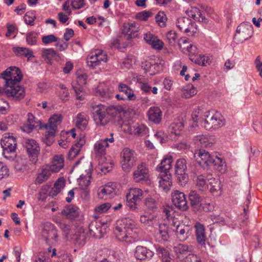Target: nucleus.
Instances as JSON below:
<instances>
[{
  "instance_id": "nucleus-1",
  "label": "nucleus",
  "mask_w": 262,
  "mask_h": 262,
  "mask_svg": "<svg viewBox=\"0 0 262 262\" xmlns=\"http://www.w3.org/2000/svg\"><path fill=\"white\" fill-rule=\"evenodd\" d=\"M138 230L134 221L125 218L117 221L114 232L118 240L123 241L129 237L135 238Z\"/></svg>"
},
{
  "instance_id": "nucleus-2",
  "label": "nucleus",
  "mask_w": 262,
  "mask_h": 262,
  "mask_svg": "<svg viewBox=\"0 0 262 262\" xmlns=\"http://www.w3.org/2000/svg\"><path fill=\"white\" fill-rule=\"evenodd\" d=\"M172 158L171 156H167L159 164L157 170L160 172L159 186L164 191L168 190L172 185L171 176L169 170L171 168Z\"/></svg>"
},
{
  "instance_id": "nucleus-3",
  "label": "nucleus",
  "mask_w": 262,
  "mask_h": 262,
  "mask_svg": "<svg viewBox=\"0 0 262 262\" xmlns=\"http://www.w3.org/2000/svg\"><path fill=\"white\" fill-rule=\"evenodd\" d=\"M194 157L197 162L203 167L213 166L219 171L222 169L224 163L221 158L211 156L208 151L204 149L196 151L194 154Z\"/></svg>"
},
{
  "instance_id": "nucleus-4",
  "label": "nucleus",
  "mask_w": 262,
  "mask_h": 262,
  "mask_svg": "<svg viewBox=\"0 0 262 262\" xmlns=\"http://www.w3.org/2000/svg\"><path fill=\"white\" fill-rule=\"evenodd\" d=\"M188 200L192 211L195 213L201 214L203 212H210L213 210V205L204 201L195 190L190 191L188 195Z\"/></svg>"
},
{
  "instance_id": "nucleus-5",
  "label": "nucleus",
  "mask_w": 262,
  "mask_h": 262,
  "mask_svg": "<svg viewBox=\"0 0 262 262\" xmlns=\"http://www.w3.org/2000/svg\"><path fill=\"white\" fill-rule=\"evenodd\" d=\"M1 146L4 157L9 161L14 160L16 156L15 138L10 133H5L1 139Z\"/></svg>"
},
{
  "instance_id": "nucleus-6",
  "label": "nucleus",
  "mask_w": 262,
  "mask_h": 262,
  "mask_svg": "<svg viewBox=\"0 0 262 262\" xmlns=\"http://www.w3.org/2000/svg\"><path fill=\"white\" fill-rule=\"evenodd\" d=\"M2 75V78L5 80V86L10 85L16 90L17 87L24 88L18 84L23 78V74L18 68L10 67L3 72Z\"/></svg>"
},
{
  "instance_id": "nucleus-7",
  "label": "nucleus",
  "mask_w": 262,
  "mask_h": 262,
  "mask_svg": "<svg viewBox=\"0 0 262 262\" xmlns=\"http://www.w3.org/2000/svg\"><path fill=\"white\" fill-rule=\"evenodd\" d=\"M204 121L203 125L207 130L217 129L225 124L223 116L219 113L213 111H208L204 115Z\"/></svg>"
},
{
  "instance_id": "nucleus-8",
  "label": "nucleus",
  "mask_w": 262,
  "mask_h": 262,
  "mask_svg": "<svg viewBox=\"0 0 262 262\" xmlns=\"http://www.w3.org/2000/svg\"><path fill=\"white\" fill-rule=\"evenodd\" d=\"M38 235L47 244L52 241H57L58 235L56 227L50 222H46L40 225Z\"/></svg>"
},
{
  "instance_id": "nucleus-9",
  "label": "nucleus",
  "mask_w": 262,
  "mask_h": 262,
  "mask_svg": "<svg viewBox=\"0 0 262 262\" xmlns=\"http://www.w3.org/2000/svg\"><path fill=\"white\" fill-rule=\"evenodd\" d=\"M90 111L97 125L104 126L107 124V119H106V106L101 104H92Z\"/></svg>"
},
{
  "instance_id": "nucleus-10",
  "label": "nucleus",
  "mask_w": 262,
  "mask_h": 262,
  "mask_svg": "<svg viewBox=\"0 0 262 262\" xmlns=\"http://www.w3.org/2000/svg\"><path fill=\"white\" fill-rule=\"evenodd\" d=\"M122 168L124 171H129L136 164L137 154L128 147L124 148L121 152Z\"/></svg>"
},
{
  "instance_id": "nucleus-11",
  "label": "nucleus",
  "mask_w": 262,
  "mask_h": 262,
  "mask_svg": "<svg viewBox=\"0 0 262 262\" xmlns=\"http://www.w3.org/2000/svg\"><path fill=\"white\" fill-rule=\"evenodd\" d=\"M175 176L179 183L185 185L188 181V175L186 173V161L184 159H179L177 160L175 166Z\"/></svg>"
},
{
  "instance_id": "nucleus-12",
  "label": "nucleus",
  "mask_w": 262,
  "mask_h": 262,
  "mask_svg": "<svg viewBox=\"0 0 262 262\" xmlns=\"http://www.w3.org/2000/svg\"><path fill=\"white\" fill-rule=\"evenodd\" d=\"M63 117L60 114H54L50 117L48 124H44L42 127L48 130L46 132V137H54L56 132L57 130V125L60 123Z\"/></svg>"
},
{
  "instance_id": "nucleus-13",
  "label": "nucleus",
  "mask_w": 262,
  "mask_h": 262,
  "mask_svg": "<svg viewBox=\"0 0 262 262\" xmlns=\"http://www.w3.org/2000/svg\"><path fill=\"white\" fill-rule=\"evenodd\" d=\"M252 29V26L250 24L242 23L236 29L234 39L239 43L248 40L251 37Z\"/></svg>"
},
{
  "instance_id": "nucleus-14",
  "label": "nucleus",
  "mask_w": 262,
  "mask_h": 262,
  "mask_svg": "<svg viewBox=\"0 0 262 262\" xmlns=\"http://www.w3.org/2000/svg\"><path fill=\"white\" fill-rule=\"evenodd\" d=\"M25 147L30 160L33 164H35L38 161V157L40 153L38 144L34 139H27L26 141Z\"/></svg>"
},
{
  "instance_id": "nucleus-15",
  "label": "nucleus",
  "mask_w": 262,
  "mask_h": 262,
  "mask_svg": "<svg viewBox=\"0 0 262 262\" xmlns=\"http://www.w3.org/2000/svg\"><path fill=\"white\" fill-rule=\"evenodd\" d=\"M4 88L0 86V94H5L8 97H12L14 100H20L25 96L24 88L17 87V90L12 86H5Z\"/></svg>"
},
{
  "instance_id": "nucleus-16",
  "label": "nucleus",
  "mask_w": 262,
  "mask_h": 262,
  "mask_svg": "<svg viewBox=\"0 0 262 262\" xmlns=\"http://www.w3.org/2000/svg\"><path fill=\"white\" fill-rule=\"evenodd\" d=\"M171 200L173 204L180 210L185 211L189 208L186 196L183 192L175 190L171 194Z\"/></svg>"
},
{
  "instance_id": "nucleus-17",
  "label": "nucleus",
  "mask_w": 262,
  "mask_h": 262,
  "mask_svg": "<svg viewBox=\"0 0 262 262\" xmlns=\"http://www.w3.org/2000/svg\"><path fill=\"white\" fill-rule=\"evenodd\" d=\"M192 248L191 246L186 244H179L174 246L173 251L176 255L177 261L184 259V257L191 252Z\"/></svg>"
},
{
  "instance_id": "nucleus-18",
  "label": "nucleus",
  "mask_w": 262,
  "mask_h": 262,
  "mask_svg": "<svg viewBox=\"0 0 262 262\" xmlns=\"http://www.w3.org/2000/svg\"><path fill=\"white\" fill-rule=\"evenodd\" d=\"M134 255L135 257L140 260H150L154 255V252L142 246L136 247Z\"/></svg>"
},
{
  "instance_id": "nucleus-19",
  "label": "nucleus",
  "mask_w": 262,
  "mask_h": 262,
  "mask_svg": "<svg viewBox=\"0 0 262 262\" xmlns=\"http://www.w3.org/2000/svg\"><path fill=\"white\" fill-rule=\"evenodd\" d=\"M215 142V139L213 136L200 135L194 138L195 143L201 147H211Z\"/></svg>"
},
{
  "instance_id": "nucleus-20",
  "label": "nucleus",
  "mask_w": 262,
  "mask_h": 262,
  "mask_svg": "<svg viewBox=\"0 0 262 262\" xmlns=\"http://www.w3.org/2000/svg\"><path fill=\"white\" fill-rule=\"evenodd\" d=\"M122 34L125 39L130 40L138 36V28L135 23H128L123 26Z\"/></svg>"
},
{
  "instance_id": "nucleus-21",
  "label": "nucleus",
  "mask_w": 262,
  "mask_h": 262,
  "mask_svg": "<svg viewBox=\"0 0 262 262\" xmlns=\"http://www.w3.org/2000/svg\"><path fill=\"white\" fill-rule=\"evenodd\" d=\"M177 26L181 32L187 33L193 28V22L187 17H179L177 19Z\"/></svg>"
},
{
  "instance_id": "nucleus-22",
  "label": "nucleus",
  "mask_w": 262,
  "mask_h": 262,
  "mask_svg": "<svg viewBox=\"0 0 262 262\" xmlns=\"http://www.w3.org/2000/svg\"><path fill=\"white\" fill-rule=\"evenodd\" d=\"M176 234L180 242L187 240L192 234V229L184 225H178L176 230Z\"/></svg>"
},
{
  "instance_id": "nucleus-23",
  "label": "nucleus",
  "mask_w": 262,
  "mask_h": 262,
  "mask_svg": "<svg viewBox=\"0 0 262 262\" xmlns=\"http://www.w3.org/2000/svg\"><path fill=\"white\" fill-rule=\"evenodd\" d=\"M27 122L24 125V128L28 132L32 130L34 128L38 127L39 129L43 128V123L40 120L36 119L32 114L29 113L27 115Z\"/></svg>"
},
{
  "instance_id": "nucleus-24",
  "label": "nucleus",
  "mask_w": 262,
  "mask_h": 262,
  "mask_svg": "<svg viewBox=\"0 0 262 262\" xmlns=\"http://www.w3.org/2000/svg\"><path fill=\"white\" fill-rule=\"evenodd\" d=\"M142 67L146 73L150 75H154L159 73L162 69V66L155 61H146L142 63Z\"/></svg>"
},
{
  "instance_id": "nucleus-25",
  "label": "nucleus",
  "mask_w": 262,
  "mask_h": 262,
  "mask_svg": "<svg viewBox=\"0 0 262 262\" xmlns=\"http://www.w3.org/2000/svg\"><path fill=\"white\" fill-rule=\"evenodd\" d=\"M194 228L197 243L201 246H204L207 239L204 226L198 222L195 224Z\"/></svg>"
},
{
  "instance_id": "nucleus-26",
  "label": "nucleus",
  "mask_w": 262,
  "mask_h": 262,
  "mask_svg": "<svg viewBox=\"0 0 262 262\" xmlns=\"http://www.w3.org/2000/svg\"><path fill=\"white\" fill-rule=\"evenodd\" d=\"M85 143V141L84 137H80L79 140L74 144L70 149L68 154V159L73 160L78 154H79L81 149L84 145Z\"/></svg>"
},
{
  "instance_id": "nucleus-27",
  "label": "nucleus",
  "mask_w": 262,
  "mask_h": 262,
  "mask_svg": "<svg viewBox=\"0 0 262 262\" xmlns=\"http://www.w3.org/2000/svg\"><path fill=\"white\" fill-rule=\"evenodd\" d=\"M144 39L148 44L151 45L152 48L155 49L161 50L163 48V41L150 33L145 34Z\"/></svg>"
},
{
  "instance_id": "nucleus-28",
  "label": "nucleus",
  "mask_w": 262,
  "mask_h": 262,
  "mask_svg": "<svg viewBox=\"0 0 262 262\" xmlns=\"http://www.w3.org/2000/svg\"><path fill=\"white\" fill-rule=\"evenodd\" d=\"M169 231V228L167 224H160L155 231V234L161 241L167 242L170 237Z\"/></svg>"
},
{
  "instance_id": "nucleus-29",
  "label": "nucleus",
  "mask_w": 262,
  "mask_h": 262,
  "mask_svg": "<svg viewBox=\"0 0 262 262\" xmlns=\"http://www.w3.org/2000/svg\"><path fill=\"white\" fill-rule=\"evenodd\" d=\"M78 208L73 205L66 206L61 211V214L70 220H74L78 216Z\"/></svg>"
},
{
  "instance_id": "nucleus-30",
  "label": "nucleus",
  "mask_w": 262,
  "mask_h": 262,
  "mask_svg": "<svg viewBox=\"0 0 262 262\" xmlns=\"http://www.w3.org/2000/svg\"><path fill=\"white\" fill-rule=\"evenodd\" d=\"M64 166V158L62 155L54 156L52 165L48 168L52 172L59 171Z\"/></svg>"
},
{
  "instance_id": "nucleus-31",
  "label": "nucleus",
  "mask_w": 262,
  "mask_h": 262,
  "mask_svg": "<svg viewBox=\"0 0 262 262\" xmlns=\"http://www.w3.org/2000/svg\"><path fill=\"white\" fill-rule=\"evenodd\" d=\"M118 91L125 95L124 97H126L127 100L134 101L137 98L133 90L125 84L119 83L118 85Z\"/></svg>"
},
{
  "instance_id": "nucleus-32",
  "label": "nucleus",
  "mask_w": 262,
  "mask_h": 262,
  "mask_svg": "<svg viewBox=\"0 0 262 262\" xmlns=\"http://www.w3.org/2000/svg\"><path fill=\"white\" fill-rule=\"evenodd\" d=\"M86 237V233L82 229H80L73 234L71 238L76 246L82 247L85 244Z\"/></svg>"
},
{
  "instance_id": "nucleus-33",
  "label": "nucleus",
  "mask_w": 262,
  "mask_h": 262,
  "mask_svg": "<svg viewBox=\"0 0 262 262\" xmlns=\"http://www.w3.org/2000/svg\"><path fill=\"white\" fill-rule=\"evenodd\" d=\"M148 170L144 163L138 165L137 169L134 172V179L136 182L144 180L147 177Z\"/></svg>"
},
{
  "instance_id": "nucleus-34",
  "label": "nucleus",
  "mask_w": 262,
  "mask_h": 262,
  "mask_svg": "<svg viewBox=\"0 0 262 262\" xmlns=\"http://www.w3.org/2000/svg\"><path fill=\"white\" fill-rule=\"evenodd\" d=\"M148 119L156 124H159L161 121L162 112L158 107H151L148 111Z\"/></svg>"
},
{
  "instance_id": "nucleus-35",
  "label": "nucleus",
  "mask_w": 262,
  "mask_h": 262,
  "mask_svg": "<svg viewBox=\"0 0 262 262\" xmlns=\"http://www.w3.org/2000/svg\"><path fill=\"white\" fill-rule=\"evenodd\" d=\"M90 234L96 238L102 237V230L100 223L92 222L89 225Z\"/></svg>"
},
{
  "instance_id": "nucleus-36",
  "label": "nucleus",
  "mask_w": 262,
  "mask_h": 262,
  "mask_svg": "<svg viewBox=\"0 0 262 262\" xmlns=\"http://www.w3.org/2000/svg\"><path fill=\"white\" fill-rule=\"evenodd\" d=\"M41 56L48 63H50L52 58H55L56 60L60 58L59 54L51 48L43 49Z\"/></svg>"
},
{
  "instance_id": "nucleus-37",
  "label": "nucleus",
  "mask_w": 262,
  "mask_h": 262,
  "mask_svg": "<svg viewBox=\"0 0 262 262\" xmlns=\"http://www.w3.org/2000/svg\"><path fill=\"white\" fill-rule=\"evenodd\" d=\"M12 50L16 56L27 57L28 60L34 57L33 52L28 48L25 47H13Z\"/></svg>"
},
{
  "instance_id": "nucleus-38",
  "label": "nucleus",
  "mask_w": 262,
  "mask_h": 262,
  "mask_svg": "<svg viewBox=\"0 0 262 262\" xmlns=\"http://www.w3.org/2000/svg\"><path fill=\"white\" fill-rule=\"evenodd\" d=\"M157 254L161 257L163 262H171L169 252L166 248L159 245H155Z\"/></svg>"
},
{
  "instance_id": "nucleus-39",
  "label": "nucleus",
  "mask_w": 262,
  "mask_h": 262,
  "mask_svg": "<svg viewBox=\"0 0 262 262\" xmlns=\"http://www.w3.org/2000/svg\"><path fill=\"white\" fill-rule=\"evenodd\" d=\"M51 173L52 172L48 168L42 169L41 171L37 176V177L35 180V184H42L49 178Z\"/></svg>"
},
{
  "instance_id": "nucleus-40",
  "label": "nucleus",
  "mask_w": 262,
  "mask_h": 262,
  "mask_svg": "<svg viewBox=\"0 0 262 262\" xmlns=\"http://www.w3.org/2000/svg\"><path fill=\"white\" fill-rule=\"evenodd\" d=\"M208 187L210 191L213 194L217 193L221 189V182L217 179L212 178L208 180Z\"/></svg>"
},
{
  "instance_id": "nucleus-41",
  "label": "nucleus",
  "mask_w": 262,
  "mask_h": 262,
  "mask_svg": "<svg viewBox=\"0 0 262 262\" xmlns=\"http://www.w3.org/2000/svg\"><path fill=\"white\" fill-rule=\"evenodd\" d=\"M195 185L201 191H204L207 190L208 189V185L207 183L206 177L202 174L197 176L195 180Z\"/></svg>"
},
{
  "instance_id": "nucleus-42",
  "label": "nucleus",
  "mask_w": 262,
  "mask_h": 262,
  "mask_svg": "<svg viewBox=\"0 0 262 262\" xmlns=\"http://www.w3.org/2000/svg\"><path fill=\"white\" fill-rule=\"evenodd\" d=\"M184 127L183 122L178 121L171 124L169 126V130L171 134H173L176 136L180 135Z\"/></svg>"
},
{
  "instance_id": "nucleus-43",
  "label": "nucleus",
  "mask_w": 262,
  "mask_h": 262,
  "mask_svg": "<svg viewBox=\"0 0 262 262\" xmlns=\"http://www.w3.org/2000/svg\"><path fill=\"white\" fill-rule=\"evenodd\" d=\"M88 120L85 114L79 113L76 117V126L82 130L85 128L88 124Z\"/></svg>"
},
{
  "instance_id": "nucleus-44",
  "label": "nucleus",
  "mask_w": 262,
  "mask_h": 262,
  "mask_svg": "<svg viewBox=\"0 0 262 262\" xmlns=\"http://www.w3.org/2000/svg\"><path fill=\"white\" fill-rule=\"evenodd\" d=\"M104 142L101 140L98 141L94 145V150L97 156L102 157L105 154V148L107 147L104 145Z\"/></svg>"
},
{
  "instance_id": "nucleus-45",
  "label": "nucleus",
  "mask_w": 262,
  "mask_h": 262,
  "mask_svg": "<svg viewBox=\"0 0 262 262\" xmlns=\"http://www.w3.org/2000/svg\"><path fill=\"white\" fill-rule=\"evenodd\" d=\"M144 205L148 210L152 211H156L158 208L157 202L151 197H147L145 199Z\"/></svg>"
},
{
  "instance_id": "nucleus-46",
  "label": "nucleus",
  "mask_w": 262,
  "mask_h": 262,
  "mask_svg": "<svg viewBox=\"0 0 262 262\" xmlns=\"http://www.w3.org/2000/svg\"><path fill=\"white\" fill-rule=\"evenodd\" d=\"M106 119H107V123L109 120L116 117L120 113V109L114 106H106Z\"/></svg>"
},
{
  "instance_id": "nucleus-47",
  "label": "nucleus",
  "mask_w": 262,
  "mask_h": 262,
  "mask_svg": "<svg viewBox=\"0 0 262 262\" xmlns=\"http://www.w3.org/2000/svg\"><path fill=\"white\" fill-rule=\"evenodd\" d=\"M38 34L37 32L32 31L28 33L26 35V42L30 46L36 45L38 39Z\"/></svg>"
},
{
  "instance_id": "nucleus-48",
  "label": "nucleus",
  "mask_w": 262,
  "mask_h": 262,
  "mask_svg": "<svg viewBox=\"0 0 262 262\" xmlns=\"http://www.w3.org/2000/svg\"><path fill=\"white\" fill-rule=\"evenodd\" d=\"M25 22L31 26L34 25V21L36 19L35 12L34 11H28L24 15Z\"/></svg>"
},
{
  "instance_id": "nucleus-49",
  "label": "nucleus",
  "mask_w": 262,
  "mask_h": 262,
  "mask_svg": "<svg viewBox=\"0 0 262 262\" xmlns=\"http://www.w3.org/2000/svg\"><path fill=\"white\" fill-rule=\"evenodd\" d=\"M134 130L133 129L132 127H130L129 132L132 133L137 134H143L145 135L147 133V130L148 129L146 126L144 124H138L137 125H135L133 126Z\"/></svg>"
},
{
  "instance_id": "nucleus-50",
  "label": "nucleus",
  "mask_w": 262,
  "mask_h": 262,
  "mask_svg": "<svg viewBox=\"0 0 262 262\" xmlns=\"http://www.w3.org/2000/svg\"><path fill=\"white\" fill-rule=\"evenodd\" d=\"M155 18L156 22L158 24L160 27H165L166 26L167 17L166 14L163 11H159L156 15Z\"/></svg>"
},
{
  "instance_id": "nucleus-51",
  "label": "nucleus",
  "mask_w": 262,
  "mask_h": 262,
  "mask_svg": "<svg viewBox=\"0 0 262 262\" xmlns=\"http://www.w3.org/2000/svg\"><path fill=\"white\" fill-rule=\"evenodd\" d=\"M155 218L156 216L152 214L142 215L140 216V221L144 225L149 226L153 224Z\"/></svg>"
},
{
  "instance_id": "nucleus-52",
  "label": "nucleus",
  "mask_w": 262,
  "mask_h": 262,
  "mask_svg": "<svg viewBox=\"0 0 262 262\" xmlns=\"http://www.w3.org/2000/svg\"><path fill=\"white\" fill-rule=\"evenodd\" d=\"M177 34L174 31H170L166 34V41L171 46H174L176 43Z\"/></svg>"
},
{
  "instance_id": "nucleus-53",
  "label": "nucleus",
  "mask_w": 262,
  "mask_h": 262,
  "mask_svg": "<svg viewBox=\"0 0 262 262\" xmlns=\"http://www.w3.org/2000/svg\"><path fill=\"white\" fill-rule=\"evenodd\" d=\"M189 59L192 62H194L195 63L202 66H205V56L201 55H196L194 56L189 55Z\"/></svg>"
},
{
  "instance_id": "nucleus-54",
  "label": "nucleus",
  "mask_w": 262,
  "mask_h": 262,
  "mask_svg": "<svg viewBox=\"0 0 262 262\" xmlns=\"http://www.w3.org/2000/svg\"><path fill=\"white\" fill-rule=\"evenodd\" d=\"M59 226L66 237L68 238L69 234L72 231L73 226L70 224H66L64 223H60Z\"/></svg>"
},
{
  "instance_id": "nucleus-55",
  "label": "nucleus",
  "mask_w": 262,
  "mask_h": 262,
  "mask_svg": "<svg viewBox=\"0 0 262 262\" xmlns=\"http://www.w3.org/2000/svg\"><path fill=\"white\" fill-rule=\"evenodd\" d=\"M88 63L90 67H95L99 65V62L96 52L92 53L88 59Z\"/></svg>"
},
{
  "instance_id": "nucleus-56",
  "label": "nucleus",
  "mask_w": 262,
  "mask_h": 262,
  "mask_svg": "<svg viewBox=\"0 0 262 262\" xmlns=\"http://www.w3.org/2000/svg\"><path fill=\"white\" fill-rule=\"evenodd\" d=\"M179 46L184 53H185L186 51H187L190 54H191V55L194 56L196 51V47L191 44L187 46V47H184L183 48L182 47V45L180 43H179Z\"/></svg>"
},
{
  "instance_id": "nucleus-57",
  "label": "nucleus",
  "mask_w": 262,
  "mask_h": 262,
  "mask_svg": "<svg viewBox=\"0 0 262 262\" xmlns=\"http://www.w3.org/2000/svg\"><path fill=\"white\" fill-rule=\"evenodd\" d=\"M91 175L90 174L88 177L85 176L81 175L79 178V184L81 186H84L88 187L91 183Z\"/></svg>"
},
{
  "instance_id": "nucleus-58",
  "label": "nucleus",
  "mask_w": 262,
  "mask_h": 262,
  "mask_svg": "<svg viewBox=\"0 0 262 262\" xmlns=\"http://www.w3.org/2000/svg\"><path fill=\"white\" fill-rule=\"evenodd\" d=\"M195 13L191 14V17L195 20L203 21L206 19L205 15L200 10L195 9Z\"/></svg>"
},
{
  "instance_id": "nucleus-59",
  "label": "nucleus",
  "mask_w": 262,
  "mask_h": 262,
  "mask_svg": "<svg viewBox=\"0 0 262 262\" xmlns=\"http://www.w3.org/2000/svg\"><path fill=\"white\" fill-rule=\"evenodd\" d=\"M42 41L45 44H49L50 43L57 41L58 39L53 34L43 36L42 37Z\"/></svg>"
},
{
  "instance_id": "nucleus-60",
  "label": "nucleus",
  "mask_w": 262,
  "mask_h": 262,
  "mask_svg": "<svg viewBox=\"0 0 262 262\" xmlns=\"http://www.w3.org/2000/svg\"><path fill=\"white\" fill-rule=\"evenodd\" d=\"M113 191L114 190L113 188H111L110 186H106L105 187L102 188L98 193L99 197L103 198L104 195H111L112 193H113Z\"/></svg>"
},
{
  "instance_id": "nucleus-61",
  "label": "nucleus",
  "mask_w": 262,
  "mask_h": 262,
  "mask_svg": "<svg viewBox=\"0 0 262 262\" xmlns=\"http://www.w3.org/2000/svg\"><path fill=\"white\" fill-rule=\"evenodd\" d=\"M111 207V205L109 203H105L97 206L95 208V210L98 213H103L107 211Z\"/></svg>"
},
{
  "instance_id": "nucleus-62",
  "label": "nucleus",
  "mask_w": 262,
  "mask_h": 262,
  "mask_svg": "<svg viewBox=\"0 0 262 262\" xmlns=\"http://www.w3.org/2000/svg\"><path fill=\"white\" fill-rule=\"evenodd\" d=\"M151 16V12L148 11H143L137 14V18L141 20H146Z\"/></svg>"
},
{
  "instance_id": "nucleus-63",
  "label": "nucleus",
  "mask_w": 262,
  "mask_h": 262,
  "mask_svg": "<svg viewBox=\"0 0 262 262\" xmlns=\"http://www.w3.org/2000/svg\"><path fill=\"white\" fill-rule=\"evenodd\" d=\"M88 76L85 73L78 75L76 79V84L84 85L86 84Z\"/></svg>"
},
{
  "instance_id": "nucleus-64",
  "label": "nucleus",
  "mask_w": 262,
  "mask_h": 262,
  "mask_svg": "<svg viewBox=\"0 0 262 262\" xmlns=\"http://www.w3.org/2000/svg\"><path fill=\"white\" fill-rule=\"evenodd\" d=\"M49 254L45 252H39L37 260H35V262H49Z\"/></svg>"
}]
</instances>
